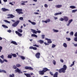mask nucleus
<instances>
[{"mask_svg": "<svg viewBox=\"0 0 77 77\" xmlns=\"http://www.w3.org/2000/svg\"><path fill=\"white\" fill-rule=\"evenodd\" d=\"M15 11L19 15H20V14H23V12H22L23 10L22 9H16Z\"/></svg>", "mask_w": 77, "mask_h": 77, "instance_id": "obj_1", "label": "nucleus"}, {"mask_svg": "<svg viewBox=\"0 0 77 77\" xmlns=\"http://www.w3.org/2000/svg\"><path fill=\"white\" fill-rule=\"evenodd\" d=\"M20 20H17V21L15 22L14 23L12 24V26L13 27H16L17 26V25L19 24L20 23Z\"/></svg>", "mask_w": 77, "mask_h": 77, "instance_id": "obj_2", "label": "nucleus"}, {"mask_svg": "<svg viewBox=\"0 0 77 77\" xmlns=\"http://www.w3.org/2000/svg\"><path fill=\"white\" fill-rule=\"evenodd\" d=\"M59 73H61L62 72L65 73V70L63 68H61L59 70Z\"/></svg>", "mask_w": 77, "mask_h": 77, "instance_id": "obj_3", "label": "nucleus"}, {"mask_svg": "<svg viewBox=\"0 0 77 77\" xmlns=\"http://www.w3.org/2000/svg\"><path fill=\"white\" fill-rule=\"evenodd\" d=\"M35 57L37 59H39L40 58V56H41V54L39 52H38L35 54Z\"/></svg>", "mask_w": 77, "mask_h": 77, "instance_id": "obj_4", "label": "nucleus"}, {"mask_svg": "<svg viewBox=\"0 0 77 77\" xmlns=\"http://www.w3.org/2000/svg\"><path fill=\"white\" fill-rule=\"evenodd\" d=\"M8 16L9 17H7V18H14V17H15V16H14L12 14H8Z\"/></svg>", "mask_w": 77, "mask_h": 77, "instance_id": "obj_5", "label": "nucleus"}, {"mask_svg": "<svg viewBox=\"0 0 77 77\" xmlns=\"http://www.w3.org/2000/svg\"><path fill=\"white\" fill-rule=\"evenodd\" d=\"M25 68V69H29V70H33V69L31 67L26 66Z\"/></svg>", "mask_w": 77, "mask_h": 77, "instance_id": "obj_6", "label": "nucleus"}, {"mask_svg": "<svg viewBox=\"0 0 77 77\" xmlns=\"http://www.w3.org/2000/svg\"><path fill=\"white\" fill-rule=\"evenodd\" d=\"M45 40L48 41V44H51V43H52V41L51 39H49L48 38H45Z\"/></svg>", "mask_w": 77, "mask_h": 77, "instance_id": "obj_7", "label": "nucleus"}, {"mask_svg": "<svg viewBox=\"0 0 77 77\" xmlns=\"http://www.w3.org/2000/svg\"><path fill=\"white\" fill-rule=\"evenodd\" d=\"M15 71L16 72H18L19 74H22V73H23V72L20 71L18 68L17 69L15 70Z\"/></svg>", "mask_w": 77, "mask_h": 77, "instance_id": "obj_8", "label": "nucleus"}, {"mask_svg": "<svg viewBox=\"0 0 77 77\" xmlns=\"http://www.w3.org/2000/svg\"><path fill=\"white\" fill-rule=\"evenodd\" d=\"M43 70L44 72H46L47 71H50V69H48V68L45 67V68H43Z\"/></svg>", "mask_w": 77, "mask_h": 77, "instance_id": "obj_9", "label": "nucleus"}, {"mask_svg": "<svg viewBox=\"0 0 77 77\" xmlns=\"http://www.w3.org/2000/svg\"><path fill=\"white\" fill-rule=\"evenodd\" d=\"M4 62H8V61H7V60L5 59H4L3 60V61H2V59H1L0 58V62L1 63H3Z\"/></svg>", "mask_w": 77, "mask_h": 77, "instance_id": "obj_10", "label": "nucleus"}, {"mask_svg": "<svg viewBox=\"0 0 77 77\" xmlns=\"http://www.w3.org/2000/svg\"><path fill=\"white\" fill-rule=\"evenodd\" d=\"M40 75H44L45 72L43 71V70L42 71H39L38 72Z\"/></svg>", "mask_w": 77, "mask_h": 77, "instance_id": "obj_11", "label": "nucleus"}, {"mask_svg": "<svg viewBox=\"0 0 77 77\" xmlns=\"http://www.w3.org/2000/svg\"><path fill=\"white\" fill-rule=\"evenodd\" d=\"M29 49H33L34 50H37V48L36 47L31 46L29 48Z\"/></svg>", "mask_w": 77, "mask_h": 77, "instance_id": "obj_12", "label": "nucleus"}, {"mask_svg": "<svg viewBox=\"0 0 77 77\" xmlns=\"http://www.w3.org/2000/svg\"><path fill=\"white\" fill-rule=\"evenodd\" d=\"M15 33L17 35H18V36H22V34L17 31H16Z\"/></svg>", "mask_w": 77, "mask_h": 77, "instance_id": "obj_13", "label": "nucleus"}, {"mask_svg": "<svg viewBox=\"0 0 77 77\" xmlns=\"http://www.w3.org/2000/svg\"><path fill=\"white\" fill-rule=\"evenodd\" d=\"M64 19V20H65V21L67 22L68 21V17L64 16L63 17Z\"/></svg>", "mask_w": 77, "mask_h": 77, "instance_id": "obj_14", "label": "nucleus"}, {"mask_svg": "<svg viewBox=\"0 0 77 77\" xmlns=\"http://www.w3.org/2000/svg\"><path fill=\"white\" fill-rule=\"evenodd\" d=\"M24 74L26 77H31V75L29 74L24 73Z\"/></svg>", "mask_w": 77, "mask_h": 77, "instance_id": "obj_15", "label": "nucleus"}, {"mask_svg": "<svg viewBox=\"0 0 77 77\" xmlns=\"http://www.w3.org/2000/svg\"><path fill=\"white\" fill-rule=\"evenodd\" d=\"M2 10L4 12H6V11H9V9H6L5 8H2Z\"/></svg>", "mask_w": 77, "mask_h": 77, "instance_id": "obj_16", "label": "nucleus"}, {"mask_svg": "<svg viewBox=\"0 0 77 77\" xmlns=\"http://www.w3.org/2000/svg\"><path fill=\"white\" fill-rule=\"evenodd\" d=\"M11 44H13L16 45H18L17 42L15 41H12L11 42Z\"/></svg>", "mask_w": 77, "mask_h": 77, "instance_id": "obj_17", "label": "nucleus"}, {"mask_svg": "<svg viewBox=\"0 0 77 77\" xmlns=\"http://www.w3.org/2000/svg\"><path fill=\"white\" fill-rule=\"evenodd\" d=\"M58 75V72H56L55 74H54L53 77H57V75Z\"/></svg>", "mask_w": 77, "mask_h": 77, "instance_id": "obj_18", "label": "nucleus"}, {"mask_svg": "<svg viewBox=\"0 0 77 77\" xmlns=\"http://www.w3.org/2000/svg\"><path fill=\"white\" fill-rule=\"evenodd\" d=\"M56 8H60L62 7V5H55Z\"/></svg>", "mask_w": 77, "mask_h": 77, "instance_id": "obj_19", "label": "nucleus"}, {"mask_svg": "<svg viewBox=\"0 0 77 77\" xmlns=\"http://www.w3.org/2000/svg\"><path fill=\"white\" fill-rule=\"evenodd\" d=\"M63 68L65 71L67 69V66L66 65H64L63 66Z\"/></svg>", "mask_w": 77, "mask_h": 77, "instance_id": "obj_20", "label": "nucleus"}, {"mask_svg": "<svg viewBox=\"0 0 77 77\" xmlns=\"http://www.w3.org/2000/svg\"><path fill=\"white\" fill-rule=\"evenodd\" d=\"M0 72H4V73H5L6 74V71L4 70H1L0 69Z\"/></svg>", "mask_w": 77, "mask_h": 77, "instance_id": "obj_21", "label": "nucleus"}, {"mask_svg": "<svg viewBox=\"0 0 77 77\" xmlns=\"http://www.w3.org/2000/svg\"><path fill=\"white\" fill-rule=\"evenodd\" d=\"M32 32L33 33L35 34H37V31H36V30L34 29H32Z\"/></svg>", "mask_w": 77, "mask_h": 77, "instance_id": "obj_22", "label": "nucleus"}, {"mask_svg": "<svg viewBox=\"0 0 77 77\" xmlns=\"http://www.w3.org/2000/svg\"><path fill=\"white\" fill-rule=\"evenodd\" d=\"M38 42H39V43H40L41 44H43V43H44V41L42 40H39V41H38Z\"/></svg>", "mask_w": 77, "mask_h": 77, "instance_id": "obj_23", "label": "nucleus"}, {"mask_svg": "<svg viewBox=\"0 0 77 77\" xmlns=\"http://www.w3.org/2000/svg\"><path fill=\"white\" fill-rule=\"evenodd\" d=\"M18 32L20 33H22L23 32V30L21 29H18L17 30Z\"/></svg>", "mask_w": 77, "mask_h": 77, "instance_id": "obj_24", "label": "nucleus"}, {"mask_svg": "<svg viewBox=\"0 0 77 77\" xmlns=\"http://www.w3.org/2000/svg\"><path fill=\"white\" fill-rule=\"evenodd\" d=\"M20 57L21 58V59H22V60H24V59H26V58H25V57L23 56H20Z\"/></svg>", "mask_w": 77, "mask_h": 77, "instance_id": "obj_25", "label": "nucleus"}, {"mask_svg": "<svg viewBox=\"0 0 77 77\" xmlns=\"http://www.w3.org/2000/svg\"><path fill=\"white\" fill-rule=\"evenodd\" d=\"M50 19H48L47 20L45 21V23H50Z\"/></svg>", "mask_w": 77, "mask_h": 77, "instance_id": "obj_26", "label": "nucleus"}, {"mask_svg": "<svg viewBox=\"0 0 77 77\" xmlns=\"http://www.w3.org/2000/svg\"><path fill=\"white\" fill-rule=\"evenodd\" d=\"M71 9H75V6H71L69 7Z\"/></svg>", "mask_w": 77, "mask_h": 77, "instance_id": "obj_27", "label": "nucleus"}, {"mask_svg": "<svg viewBox=\"0 0 77 77\" xmlns=\"http://www.w3.org/2000/svg\"><path fill=\"white\" fill-rule=\"evenodd\" d=\"M31 36L33 37H35V38H38V36L34 34H32L31 35Z\"/></svg>", "mask_w": 77, "mask_h": 77, "instance_id": "obj_28", "label": "nucleus"}, {"mask_svg": "<svg viewBox=\"0 0 77 77\" xmlns=\"http://www.w3.org/2000/svg\"><path fill=\"white\" fill-rule=\"evenodd\" d=\"M11 55L14 57H17V54H12Z\"/></svg>", "mask_w": 77, "mask_h": 77, "instance_id": "obj_29", "label": "nucleus"}, {"mask_svg": "<svg viewBox=\"0 0 77 77\" xmlns=\"http://www.w3.org/2000/svg\"><path fill=\"white\" fill-rule=\"evenodd\" d=\"M62 14V12L54 14L55 15H61Z\"/></svg>", "mask_w": 77, "mask_h": 77, "instance_id": "obj_30", "label": "nucleus"}, {"mask_svg": "<svg viewBox=\"0 0 77 77\" xmlns=\"http://www.w3.org/2000/svg\"><path fill=\"white\" fill-rule=\"evenodd\" d=\"M70 36H73V35H74V32H73L72 31L69 33Z\"/></svg>", "mask_w": 77, "mask_h": 77, "instance_id": "obj_31", "label": "nucleus"}, {"mask_svg": "<svg viewBox=\"0 0 77 77\" xmlns=\"http://www.w3.org/2000/svg\"><path fill=\"white\" fill-rule=\"evenodd\" d=\"M75 62V61H74L72 62V64H71V65L70 66V67H72V66L73 65H74Z\"/></svg>", "mask_w": 77, "mask_h": 77, "instance_id": "obj_32", "label": "nucleus"}, {"mask_svg": "<svg viewBox=\"0 0 77 77\" xmlns=\"http://www.w3.org/2000/svg\"><path fill=\"white\" fill-rule=\"evenodd\" d=\"M63 46L64 47L66 48L67 47V45H66V43H64L63 44Z\"/></svg>", "mask_w": 77, "mask_h": 77, "instance_id": "obj_33", "label": "nucleus"}, {"mask_svg": "<svg viewBox=\"0 0 77 77\" xmlns=\"http://www.w3.org/2000/svg\"><path fill=\"white\" fill-rule=\"evenodd\" d=\"M15 77V75L14 74H12V75L10 74L9 77Z\"/></svg>", "mask_w": 77, "mask_h": 77, "instance_id": "obj_34", "label": "nucleus"}, {"mask_svg": "<svg viewBox=\"0 0 77 77\" xmlns=\"http://www.w3.org/2000/svg\"><path fill=\"white\" fill-rule=\"evenodd\" d=\"M2 27H4V28H8V26L5 25H2Z\"/></svg>", "mask_w": 77, "mask_h": 77, "instance_id": "obj_35", "label": "nucleus"}, {"mask_svg": "<svg viewBox=\"0 0 77 77\" xmlns=\"http://www.w3.org/2000/svg\"><path fill=\"white\" fill-rule=\"evenodd\" d=\"M12 55H8V58L11 59V58H12Z\"/></svg>", "mask_w": 77, "mask_h": 77, "instance_id": "obj_36", "label": "nucleus"}, {"mask_svg": "<svg viewBox=\"0 0 77 77\" xmlns=\"http://www.w3.org/2000/svg\"><path fill=\"white\" fill-rule=\"evenodd\" d=\"M33 47H39V46L38 45H33Z\"/></svg>", "mask_w": 77, "mask_h": 77, "instance_id": "obj_37", "label": "nucleus"}, {"mask_svg": "<svg viewBox=\"0 0 77 77\" xmlns=\"http://www.w3.org/2000/svg\"><path fill=\"white\" fill-rule=\"evenodd\" d=\"M77 9L76 10H72V13H75V12H77Z\"/></svg>", "mask_w": 77, "mask_h": 77, "instance_id": "obj_38", "label": "nucleus"}, {"mask_svg": "<svg viewBox=\"0 0 77 77\" xmlns=\"http://www.w3.org/2000/svg\"><path fill=\"white\" fill-rule=\"evenodd\" d=\"M16 66H17V67H20L21 66L20 64H16Z\"/></svg>", "mask_w": 77, "mask_h": 77, "instance_id": "obj_39", "label": "nucleus"}, {"mask_svg": "<svg viewBox=\"0 0 77 77\" xmlns=\"http://www.w3.org/2000/svg\"><path fill=\"white\" fill-rule=\"evenodd\" d=\"M72 21H73V20L72 19H70L68 21V23H70L71 22H72Z\"/></svg>", "mask_w": 77, "mask_h": 77, "instance_id": "obj_40", "label": "nucleus"}, {"mask_svg": "<svg viewBox=\"0 0 77 77\" xmlns=\"http://www.w3.org/2000/svg\"><path fill=\"white\" fill-rule=\"evenodd\" d=\"M53 31L54 32H59V31L58 30L54 29L53 30Z\"/></svg>", "mask_w": 77, "mask_h": 77, "instance_id": "obj_41", "label": "nucleus"}, {"mask_svg": "<svg viewBox=\"0 0 77 77\" xmlns=\"http://www.w3.org/2000/svg\"><path fill=\"white\" fill-rule=\"evenodd\" d=\"M74 41L77 42V37H76L74 38Z\"/></svg>", "mask_w": 77, "mask_h": 77, "instance_id": "obj_42", "label": "nucleus"}, {"mask_svg": "<svg viewBox=\"0 0 77 77\" xmlns=\"http://www.w3.org/2000/svg\"><path fill=\"white\" fill-rule=\"evenodd\" d=\"M31 24H32V25H36V23L33 22H31Z\"/></svg>", "mask_w": 77, "mask_h": 77, "instance_id": "obj_43", "label": "nucleus"}, {"mask_svg": "<svg viewBox=\"0 0 77 77\" xmlns=\"http://www.w3.org/2000/svg\"><path fill=\"white\" fill-rule=\"evenodd\" d=\"M17 68V66H15V65L13 66V69H16Z\"/></svg>", "mask_w": 77, "mask_h": 77, "instance_id": "obj_44", "label": "nucleus"}, {"mask_svg": "<svg viewBox=\"0 0 77 77\" xmlns=\"http://www.w3.org/2000/svg\"><path fill=\"white\" fill-rule=\"evenodd\" d=\"M4 21H5V23H10V22L6 20H5Z\"/></svg>", "mask_w": 77, "mask_h": 77, "instance_id": "obj_45", "label": "nucleus"}, {"mask_svg": "<svg viewBox=\"0 0 77 77\" xmlns=\"http://www.w3.org/2000/svg\"><path fill=\"white\" fill-rule=\"evenodd\" d=\"M60 20L61 21H64V18H60Z\"/></svg>", "mask_w": 77, "mask_h": 77, "instance_id": "obj_46", "label": "nucleus"}, {"mask_svg": "<svg viewBox=\"0 0 77 77\" xmlns=\"http://www.w3.org/2000/svg\"><path fill=\"white\" fill-rule=\"evenodd\" d=\"M66 39H67L68 41H69L71 40V38H66Z\"/></svg>", "mask_w": 77, "mask_h": 77, "instance_id": "obj_47", "label": "nucleus"}, {"mask_svg": "<svg viewBox=\"0 0 77 77\" xmlns=\"http://www.w3.org/2000/svg\"><path fill=\"white\" fill-rule=\"evenodd\" d=\"M2 48H3L2 46H0V52H1L2 51Z\"/></svg>", "mask_w": 77, "mask_h": 77, "instance_id": "obj_48", "label": "nucleus"}, {"mask_svg": "<svg viewBox=\"0 0 77 77\" xmlns=\"http://www.w3.org/2000/svg\"><path fill=\"white\" fill-rule=\"evenodd\" d=\"M56 47V45L54 44L52 45V48H54V47Z\"/></svg>", "mask_w": 77, "mask_h": 77, "instance_id": "obj_49", "label": "nucleus"}, {"mask_svg": "<svg viewBox=\"0 0 77 77\" xmlns=\"http://www.w3.org/2000/svg\"><path fill=\"white\" fill-rule=\"evenodd\" d=\"M0 57L3 59H4V56L3 55H2L1 56H0Z\"/></svg>", "mask_w": 77, "mask_h": 77, "instance_id": "obj_50", "label": "nucleus"}, {"mask_svg": "<svg viewBox=\"0 0 77 77\" xmlns=\"http://www.w3.org/2000/svg\"><path fill=\"white\" fill-rule=\"evenodd\" d=\"M74 36L75 37H77V32H76L74 34Z\"/></svg>", "mask_w": 77, "mask_h": 77, "instance_id": "obj_51", "label": "nucleus"}, {"mask_svg": "<svg viewBox=\"0 0 77 77\" xmlns=\"http://www.w3.org/2000/svg\"><path fill=\"white\" fill-rule=\"evenodd\" d=\"M44 6L45 7V8H48V5H47V4H45L44 5Z\"/></svg>", "mask_w": 77, "mask_h": 77, "instance_id": "obj_52", "label": "nucleus"}, {"mask_svg": "<svg viewBox=\"0 0 77 77\" xmlns=\"http://www.w3.org/2000/svg\"><path fill=\"white\" fill-rule=\"evenodd\" d=\"M50 73L51 75H53V72L50 71Z\"/></svg>", "mask_w": 77, "mask_h": 77, "instance_id": "obj_53", "label": "nucleus"}, {"mask_svg": "<svg viewBox=\"0 0 77 77\" xmlns=\"http://www.w3.org/2000/svg\"><path fill=\"white\" fill-rule=\"evenodd\" d=\"M45 36V35H42V39H44V37Z\"/></svg>", "mask_w": 77, "mask_h": 77, "instance_id": "obj_54", "label": "nucleus"}, {"mask_svg": "<svg viewBox=\"0 0 77 77\" xmlns=\"http://www.w3.org/2000/svg\"><path fill=\"white\" fill-rule=\"evenodd\" d=\"M19 19L20 20H23V17H20Z\"/></svg>", "mask_w": 77, "mask_h": 77, "instance_id": "obj_55", "label": "nucleus"}, {"mask_svg": "<svg viewBox=\"0 0 77 77\" xmlns=\"http://www.w3.org/2000/svg\"><path fill=\"white\" fill-rule=\"evenodd\" d=\"M53 63L54 64V65H55L56 64V61L54 60L53 61Z\"/></svg>", "mask_w": 77, "mask_h": 77, "instance_id": "obj_56", "label": "nucleus"}, {"mask_svg": "<svg viewBox=\"0 0 77 77\" xmlns=\"http://www.w3.org/2000/svg\"><path fill=\"white\" fill-rule=\"evenodd\" d=\"M21 3H27L28 2L27 1H22L21 2Z\"/></svg>", "mask_w": 77, "mask_h": 77, "instance_id": "obj_57", "label": "nucleus"}, {"mask_svg": "<svg viewBox=\"0 0 77 77\" xmlns=\"http://www.w3.org/2000/svg\"><path fill=\"white\" fill-rule=\"evenodd\" d=\"M73 44L75 47H77V44H75L74 43H73Z\"/></svg>", "mask_w": 77, "mask_h": 77, "instance_id": "obj_58", "label": "nucleus"}, {"mask_svg": "<svg viewBox=\"0 0 77 77\" xmlns=\"http://www.w3.org/2000/svg\"><path fill=\"white\" fill-rule=\"evenodd\" d=\"M36 15H39V14L37 12H35L34 13Z\"/></svg>", "mask_w": 77, "mask_h": 77, "instance_id": "obj_59", "label": "nucleus"}, {"mask_svg": "<svg viewBox=\"0 0 77 77\" xmlns=\"http://www.w3.org/2000/svg\"><path fill=\"white\" fill-rule=\"evenodd\" d=\"M37 32L38 33H41V31L40 30L37 31Z\"/></svg>", "mask_w": 77, "mask_h": 77, "instance_id": "obj_60", "label": "nucleus"}, {"mask_svg": "<svg viewBox=\"0 0 77 77\" xmlns=\"http://www.w3.org/2000/svg\"><path fill=\"white\" fill-rule=\"evenodd\" d=\"M60 61V62H62V63H63V60H62L61 59Z\"/></svg>", "mask_w": 77, "mask_h": 77, "instance_id": "obj_61", "label": "nucleus"}, {"mask_svg": "<svg viewBox=\"0 0 77 77\" xmlns=\"http://www.w3.org/2000/svg\"><path fill=\"white\" fill-rule=\"evenodd\" d=\"M69 24H70V23H69L68 22V23L67 24V26H69Z\"/></svg>", "mask_w": 77, "mask_h": 77, "instance_id": "obj_62", "label": "nucleus"}, {"mask_svg": "<svg viewBox=\"0 0 77 77\" xmlns=\"http://www.w3.org/2000/svg\"><path fill=\"white\" fill-rule=\"evenodd\" d=\"M9 4H10V5H14L13 4L12 2H10Z\"/></svg>", "mask_w": 77, "mask_h": 77, "instance_id": "obj_63", "label": "nucleus"}, {"mask_svg": "<svg viewBox=\"0 0 77 77\" xmlns=\"http://www.w3.org/2000/svg\"><path fill=\"white\" fill-rule=\"evenodd\" d=\"M8 32H9V33H11V30H8Z\"/></svg>", "mask_w": 77, "mask_h": 77, "instance_id": "obj_64", "label": "nucleus"}]
</instances>
